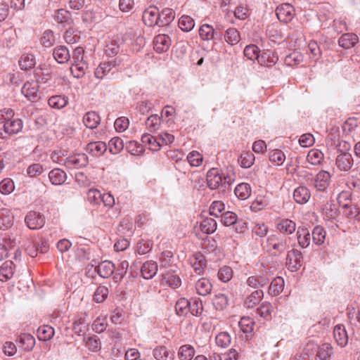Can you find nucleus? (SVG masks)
Masks as SVG:
<instances>
[{"label":"nucleus","instance_id":"43","mask_svg":"<svg viewBox=\"0 0 360 360\" xmlns=\"http://www.w3.org/2000/svg\"><path fill=\"white\" fill-rule=\"evenodd\" d=\"M18 340L25 350H32L34 347L35 340L30 334L22 333L18 337Z\"/></svg>","mask_w":360,"mask_h":360},{"label":"nucleus","instance_id":"16","mask_svg":"<svg viewBox=\"0 0 360 360\" xmlns=\"http://www.w3.org/2000/svg\"><path fill=\"white\" fill-rule=\"evenodd\" d=\"M311 197L309 190L304 186H300L294 190L293 198L300 205L307 203Z\"/></svg>","mask_w":360,"mask_h":360},{"label":"nucleus","instance_id":"6","mask_svg":"<svg viewBox=\"0 0 360 360\" xmlns=\"http://www.w3.org/2000/svg\"><path fill=\"white\" fill-rule=\"evenodd\" d=\"M270 281V277L266 271L260 274L249 276L246 281L248 286L252 288H259L266 286Z\"/></svg>","mask_w":360,"mask_h":360},{"label":"nucleus","instance_id":"48","mask_svg":"<svg viewBox=\"0 0 360 360\" xmlns=\"http://www.w3.org/2000/svg\"><path fill=\"white\" fill-rule=\"evenodd\" d=\"M194 26V20L188 15H183L179 20V27L184 32H189L192 30Z\"/></svg>","mask_w":360,"mask_h":360},{"label":"nucleus","instance_id":"54","mask_svg":"<svg viewBox=\"0 0 360 360\" xmlns=\"http://www.w3.org/2000/svg\"><path fill=\"white\" fill-rule=\"evenodd\" d=\"M126 150L133 155H137L143 152V148L139 143L135 141H130L125 144Z\"/></svg>","mask_w":360,"mask_h":360},{"label":"nucleus","instance_id":"23","mask_svg":"<svg viewBox=\"0 0 360 360\" xmlns=\"http://www.w3.org/2000/svg\"><path fill=\"white\" fill-rule=\"evenodd\" d=\"M190 262L195 271L198 274L202 271L206 264L205 256L200 252L193 255L190 258Z\"/></svg>","mask_w":360,"mask_h":360},{"label":"nucleus","instance_id":"42","mask_svg":"<svg viewBox=\"0 0 360 360\" xmlns=\"http://www.w3.org/2000/svg\"><path fill=\"white\" fill-rule=\"evenodd\" d=\"M163 280L166 283L172 288H177L181 284V281L179 276L174 274V272H167L163 274Z\"/></svg>","mask_w":360,"mask_h":360},{"label":"nucleus","instance_id":"18","mask_svg":"<svg viewBox=\"0 0 360 360\" xmlns=\"http://www.w3.org/2000/svg\"><path fill=\"white\" fill-rule=\"evenodd\" d=\"M107 150V146L103 141L90 142L86 145V150L93 156L99 157Z\"/></svg>","mask_w":360,"mask_h":360},{"label":"nucleus","instance_id":"37","mask_svg":"<svg viewBox=\"0 0 360 360\" xmlns=\"http://www.w3.org/2000/svg\"><path fill=\"white\" fill-rule=\"evenodd\" d=\"M35 64L34 56L31 53L23 54L19 60L20 68L25 70L32 69L34 67Z\"/></svg>","mask_w":360,"mask_h":360},{"label":"nucleus","instance_id":"35","mask_svg":"<svg viewBox=\"0 0 360 360\" xmlns=\"http://www.w3.org/2000/svg\"><path fill=\"white\" fill-rule=\"evenodd\" d=\"M217 229V222L212 218H205L200 224V230L206 233L210 234L214 233Z\"/></svg>","mask_w":360,"mask_h":360},{"label":"nucleus","instance_id":"52","mask_svg":"<svg viewBox=\"0 0 360 360\" xmlns=\"http://www.w3.org/2000/svg\"><path fill=\"white\" fill-rule=\"evenodd\" d=\"M54 20L60 24H70L72 20L68 11L64 9H59L56 11L54 15Z\"/></svg>","mask_w":360,"mask_h":360},{"label":"nucleus","instance_id":"17","mask_svg":"<svg viewBox=\"0 0 360 360\" xmlns=\"http://www.w3.org/2000/svg\"><path fill=\"white\" fill-rule=\"evenodd\" d=\"M333 337L337 344L343 347L348 342V336L347 331L342 325H337L333 330Z\"/></svg>","mask_w":360,"mask_h":360},{"label":"nucleus","instance_id":"30","mask_svg":"<svg viewBox=\"0 0 360 360\" xmlns=\"http://www.w3.org/2000/svg\"><path fill=\"white\" fill-rule=\"evenodd\" d=\"M175 14L172 8H165L160 12L158 27L169 25L174 19Z\"/></svg>","mask_w":360,"mask_h":360},{"label":"nucleus","instance_id":"7","mask_svg":"<svg viewBox=\"0 0 360 360\" xmlns=\"http://www.w3.org/2000/svg\"><path fill=\"white\" fill-rule=\"evenodd\" d=\"M276 12L278 19L285 23L291 21L295 15L294 8L290 4H284L278 6Z\"/></svg>","mask_w":360,"mask_h":360},{"label":"nucleus","instance_id":"11","mask_svg":"<svg viewBox=\"0 0 360 360\" xmlns=\"http://www.w3.org/2000/svg\"><path fill=\"white\" fill-rule=\"evenodd\" d=\"M171 39L167 34H158L154 39V49L158 53L166 52L171 46Z\"/></svg>","mask_w":360,"mask_h":360},{"label":"nucleus","instance_id":"63","mask_svg":"<svg viewBox=\"0 0 360 360\" xmlns=\"http://www.w3.org/2000/svg\"><path fill=\"white\" fill-rule=\"evenodd\" d=\"M107 318L104 317H98L94 322L92 325L93 330H94L97 333H101L103 332L107 327Z\"/></svg>","mask_w":360,"mask_h":360},{"label":"nucleus","instance_id":"62","mask_svg":"<svg viewBox=\"0 0 360 360\" xmlns=\"http://www.w3.org/2000/svg\"><path fill=\"white\" fill-rule=\"evenodd\" d=\"M128 267L129 262L127 260L122 261L117 269L115 271L114 280L116 281L121 280L126 274Z\"/></svg>","mask_w":360,"mask_h":360},{"label":"nucleus","instance_id":"2","mask_svg":"<svg viewBox=\"0 0 360 360\" xmlns=\"http://www.w3.org/2000/svg\"><path fill=\"white\" fill-rule=\"evenodd\" d=\"M264 248L267 252L274 257H278L289 248V238L281 233L269 236Z\"/></svg>","mask_w":360,"mask_h":360},{"label":"nucleus","instance_id":"29","mask_svg":"<svg viewBox=\"0 0 360 360\" xmlns=\"http://www.w3.org/2000/svg\"><path fill=\"white\" fill-rule=\"evenodd\" d=\"M278 56L272 51H264L259 58L258 62L263 65L271 66L277 63Z\"/></svg>","mask_w":360,"mask_h":360},{"label":"nucleus","instance_id":"60","mask_svg":"<svg viewBox=\"0 0 360 360\" xmlns=\"http://www.w3.org/2000/svg\"><path fill=\"white\" fill-rule=\"evenodd\" d=\"M14 188V183L11 179H4L0 183V192L4 195L11 193Z\"/></svg>","mask_w":360,"mask_h":360},{"label":"nucleus","instance_id":"50","mask_svg":"<svg viewBox=\"0 0 360 360\" xmlns=\"http://www.w3.org/2000/svg\"><path fill=\"white\" fill-rule=\"evenodd\" d=\"M190 302L185 299H179L175 304V311L179 316L186 315L190 310Z\"/></svg>","mask_w":360,"mask_h":360},{"label":"nucleus","instance_id":"32","mask_svg":"<svg viewBox=\"0 0 360 360\" xmlns=\"http://www.w3.org/2000/svg\"><path fill=\"white\" fill-rule=\"evenodd\" d=\"M277 229L279 230L281 233L284 235H289L292 233L296 229L295 223L288 219L281 220L277 224Z\"/></svg>","mask_w":360,"mask_h":360},{"label":"nucleus","instance_id":"10","mask_svg":"<svg viewBox=\"0 0 360 360\" xmlns=\"http://www.w3.org/2000/svg\"><path fill=\"white\" fill-rule=\"evenodd\" d=\"M88 158L84 154H76L66 158L65 165L68 168H79L86 165Z\"/></svg>","mask_w":360,"mask_h":360},{"label":"nucleus","instance_id":"46","mask_svg":"<svg viewBox=\"0 0 360 360\" xmlns=\"http://www.w3.org/2000/svg\"><path fill=\"white\" fill-rule=\"evenodd\" d=\"M255 162V155L251 152H243L239 159L238 162L243 168H250Z\"/></svg>","mask_w":360,"mask_h":360},{"label":"nucleus","instance_id":"21","mask_svg":"<svg viewBox=\"0 0 360 360\" xmlns=\"http://www.w3.org/2000/svg\"><path fill=\"white\" fill-rule=\"evenodd\" d=\"M13 224V215L7 208L0 209V229L11 228Z\"/></svg>","mask_w":360,"mask_h":360},{"label":"nucleus","instance_id":"31","mask_svg":"<svg viewBox=\"0 0 360 360\" xmlns=\"http://www.w3.org/2000/svg\"><path fill=\"white\" fill-rule=\"evenodd\" d=\"M284 280L281 277H276L272 280L269 287L268 293L272 296L279 295L283 290Z\"/></svg>","mask_w":360,"mask_h":360},{"label":"nucleus","instance_id":"38","mask_svg":"<svg viewBox=\"0 0 360 360\" xmlns=\"http://www.w3.org/2000/svg\"><path fill=\"white\" fill-rule=\"evenodd\" d=\"M195 351L193 346L190 345H184L180 347L178 355L181 360H191L194 355Z\"/></svg>","mask_w":360,"mask_h":360},{"label":"nucleus","instance_id":"58","mask_svg":"<svg viewBox=\"0 0 360 360\" xmlns=\"http://www.w3.org/2000/svg\"><path fill=\"white\" fill-rule=\"evenodd\" d=\"M214 30L207 24L202 25L199 29V35L203 40H210L213 38Z\"/></svg>","mask_w":360,"mask_h":360},{"label":"nucleus","instance_id":"56","mask_svg":"<svg viewBox=\"0 0 360 360\" xmlns=\"http://www.w3.org/2000/svg\"><path fill=\"white\" fill-rule=\"evenodd\" d=\"M216 344L222 348H226L231 344V338L227 332H221L215 338Z\"/></svg>","mask_w":360,"mask_h":360},{"label":"nucleus","instance_id":"64","mask_svg":"<svg viewBox=\"0 0 360 360\" xmlns=\"http://www.w3.org/2000/svg\"><path fill=\"white\" fill-rule=\"evenodd\" d=\"M41 44L45 47H50L55 43V37L52 31L46 30L41 37Z\"/></svg>","mask_w":360,"mask_h":360},{"label":"nucleus","instance_id":"39","mask_svg":"<svg viewBox=\"0 0 360 360\" xmlns=\"http://www.w3.org/2000/svg\"><path fill=\"white\" fill-rule=\"evenodd\" d=\"M307 160L312 165H320L323 160V153L318 149H311L307 155Z\"/></svg>","mask_w":360,"mask_h":360},{"label":"nucleus","instance_id":"26","mask_svg":"<svg viewBox=\"0 0 360 360\" xmlns=\"http://www.w3.org/2000/svg\"><path fill=\"white\" fill-rule=\"evenodd\" d=\"M299 245L302 248H307L311 242V234L307 228L299 227L297 231Z\"/></svg>","mask_w":360,"mask_h":360},{"label":"nucleus","instance_id":"8","mask_svg":"<svg viewBox=\"0 0 360 360\" xmlns=\"http://www.w3.org/2000/svg\"><path fill=\"white\" fill-rule=\"evenodd\" d=\"M354 160L352 154H338L335 158V166L340 172H349L352 167Z\"/></svg>","mask_w":360,"mask_h":360},{"label":"nucleus","instance_id":"25","mask_svg":"<svg viewBox=\"0 0 360 360\" xmlns=\"http://www.w3.org/2000/svg\"><path fill=\"white\" fill-rule=\"evenodd\" d=\"M100 122V116L94 111L87 112L83 117V122L84 125L89 129L96 128Z\"/></svg>","mask_w":360,"mask_h":360},{"label":"nucleus","instance_id":"47","mask_svg":"<svg viewBox=\"0 0 360 360\" xmlns=\"http://www.w3.org/2000/svg\"><path fill=\"white\" fill-rule=\"evenodd\" d=\"M86 347L92 352H98L101 349V341L96 335L84 338Z\"/></svg>","mask_w":360,"mask_h":360},{"label":"nucleus","instance_id":"12","mask_svg":"<svg viewBox=\"0 0 360 360\" xmlns=\"http://www.w3.org/2000/svg\"><path fill=\"white\" fill-rule=\"evenodd\" d=\"M330 181L329 172L322 170L316 175L314 186L319 191H324L328 188Z\"/></svg>","mask_w":360,"mask_h":360},{"label":"nucleus","instance_id":"22","mask_svg":"<svg viewBox=\"0 0 360 360\" xmlns=\"http://www.w3.org/2000/svg\"><path fill=\"white\" fill-rule=\"evenodd\" d=\"M264 292L257 289L249 295L244 300V306L246 308H253L262 300Z\"/></svg>","mask_w":360,"mask_h":360},{"label":"nucleus","instance_id":"51","mask_svg":"<svg viewBox=\"0 0 360 360\" xmlns=\"http://www.w3.org/2000/svg\"><path fill=\"white\" fill-rule=\"evenodd\" d=\"M161 119L158 115H151L146 121V126L150 132L155 131L160 126Z\"/></svg>","mask_w":360,"mask_h":360},{"label":"nucleus","instance_id":"13","mask_svg":"<svg viewBox=\"0 0 360 360\" xmlns=\"http://www.w3.org/2000/svg\"><path fill=\"white\" fill-rule=\"evenodd\" d=\"M15 266L11 260L4 262L0 266V281L6 282L13 278Z\"/></svg>","mask_w":360,"mask_h":360},{"label":"nucleus","instance_id":"57","mask_svg":"<svg viewBox=\"0 0 360 360\" xmlns=\"http://www.w3.org/2000/svg\"><path fill=\"white\" fill-rule=\"evenodd\" d=\"M244 55L250 60L257 59L259 58V49L255 44H250L245 46L244 49Z\"/></svg>","mask_w":360,"mask_h":360},{"label":"nucleus","instance_id":"27","mask_svg":"<svg viewBox=\"0 0 360 360\" xmlns=\"http://www.w3.org/2000/svg\"><path fill=\"white\" fill-rule=\"evenodd\" d=\"M53 56L58 63H65L70 58L69 50L65 46H60L54 49Z\"/></svg>","mask_w":360,"mask_h":360},{"label":"nucleus","instance_id":"4","mask_svg":"<svg viewBox=\"0 0 360 360\" xmlns=\"http://www.w3.org/2000/svg\"><path fill=\"white\" fill-rule=\"evenodd\" d=\"M25 222L30 229H40L45 224V217L40 212L30 211L25 217Z\"/></svg>","mask_w":360,"mask_h":360},{"label":"nucleus","instance_id":"41","mask_svg":"<svg viewBox=\"0 0 360 360\" xmlns=\"http://www.w3.org/2000/svg\"><path fill=\"white\" fill-rule=\"evenodd\" d=\"M234 193L238 198L245 200L250 195V186L247 183H241L235 188Z\"/></svg>","mask_w":360,"mask_h":360},{"label":"nucleus","instance_id":"28","mask_svg":"<svg viewBox=\"0 0 360 360\" xmlns=\"http://www.w3.org/2000/svg\"><path fill=\"white\" fill-rule=\"evenodd\" d=\"M48 103L51 108L60 110L68 105V98L65 95L52 96L49 98Z\"/></svg>","mask_w":360,"mask_h":360},{"label":"nucleus","instance_id":"36","mask_svg":"<svg viewBox=\"0 0 360 360\" xmlns=\"http://www.w3.org/2000/svg\"><path fill=\"white\" fill-rule=\"evenodd\" d=\"M54 328L49 326H40L37 330V337L39 340L47 341L54 335Z\"/></svg>","mask_w":360,"mask_h":360},{"label":"nucleus","instance_id":"1","mask_svg":"<svg viewBox=\"0 0 360 360\" xmlns=\"http://www.w3.org/2000/svg\"><path fill=\"white\" fill-rule=\"evenodd\" d=\"M0 126L5 134L13 136L22 131L23 122L21 119L14 117L11 108H4L0 110Z\"/></svg>","mask_w":360,"mask_h":360},{"label":"nucleus","instance_id":"49","mask_svg":"<svg viewBox=\"0 0 360 360\" xmlns=\"http://www.w3.org/2000/svg\"><path fill=\"white\" fill-rule=\"evenodd\" d=\"M213 304L216 309L222 310L229 304V299L224 293H218L214 295L213 299Z\"/></svg>","mask_w":360,"mask_h":360},{"label":"nucleus","instance_id":"20","mask_svg":"<svg viewBox=\"0 0 360 360\" xmlns=\"http://www.w3.org/2000/svg\"><path fill=\"white\" fill-rule=\"evenodd\" d=\"M158 264L154 261H147L143 264L141 273L143 278L150 279L153 278L158 271Z\"/></svg>","mask_w":360,"mask_h":360},{"label":"nucleus","instance_id":"53","mask_svg":"<svg viewBox=\"0 0 360 360\" xmlns=\"http://www.w3.org/2000/svg\"><path fill=\"white\" fill-rule=\"evenodd\" d=\"M108 288L105 286L101 285L97 288L94 294V300L97 303H102L108 297Z\"/></svg>","mask_w":360,"mask_h":360},{"label":"nucleus","instance_id":"5","mask_svg":"<svg viewBox=\"0 0 360 360\" xmlns=\"http://www.w3.org/2000/svg\"><path fill=\"white\" fill-rule=\"evenodd\" d=\"M160 11L154 6H149L143 13V20L148 27L158 26Z\"/></svg>","mask_w":360,"mask_h":360},{"label":"nucleus","instance_id":"61","mask_svg":"<svg viewBox=\"0 0 360 360\" xmlns=\"http://www.w3.org/2000/svg\"><path fill=\"white\" fill-rule=\"evenodd\" d=\"M173 253L169 250L163 251L160 256V269L167 268L172 265Z\"/></svg>","mask_w":360,"mask_h":360},{"label":"nucleus","instance_id":"19","mask_svg":"<svg viewBox=\"0 0 360 360\" xmlns=\"http://www.w3.org/2000/svg\"><path fill=\"white\" fill-rule=\"evenodd\" d=\"M49 179L53 185L60 186L67 179L66 173L59 168H55L49 173Z\"/></svg>","mask_w":360,"mask_h":360},{"label":"nucleus","instance_id":"3","mask_svg":"<svg viewBox=\"0 0 360 360\" xmlns=\"http://www.w3.org/2000/svg\"><path fill=\"white\" fill-rule=\"evenodd\" d=\"M303 257L302 252L296 249L288 252L286 256V266L292 272L297 271L302 265Z\"/></svg>","mask_w":360,"mask_h":360},{"label":"nucleus","instance_id":"40","mask_svg":"<svg viewBox=\"0 0 360 360\" xmlns=\"http://www.w3.org/2000/svg\"><path fill=\"white\" fill-rule=\"evenodd\" d=\"M224 39L229 44L233 46L240 41V36L239 32L236 28L231 27L226 30Z\"/></svg>","mask_w":360,"mask_h":360},{"label":"nucleus","instance_id":"59","mask_svg":"<svg viewBox=\"0 0 360 360\" xmlns=\"http://www.w3.org/2000/svg\"><path fill=\"white\" fill-rule=\"evenodd\" d=\"M273 310V307L271 303L268 302H263L257 309V313L264 319H269Z\"/></svg>","mask_w":360,"mask_h":360},{"label":"nucleus","instance_id":"45","mask_svg":"<svg viewBox=\"0 0 360 360\" xmlns=\"http://www.w3.org/2000/svg\"><path fill=\"white\" fill-rule=\"evenodd\" d=\"M109 150L112 154H118L120 153L124 147V143L123 140L120 137L112 138L108 143Z\"/></svg>","mask_w":360,"mask_h":360},{"label":"nucleus","instance_id":"33","mask_svg":"<svg viewBox=\"0 0 360 360\" xmlns=\"http://www.w3.org/2000/svg\"><path fill=\"white\" fill-rule=\"evenodd\" d=\"M195 289L198 294L205 296L212 290V284L207 278H202L195 283Z\"/></svg>","mask_w":360,"mask_h":360},{"label":"nucleus","instance_id":"24","mask_svg":"<svg viewBox=\"0 0 360 360\" xmlns=\"http://www.w3.org/2000/svg\"><path fill=\"white\" fill-rule=\"evenodd\" d=\"M359 41L357 35L353 33H346L342 34L338 40L340 46L343 49H350L353 47Z\"/></svg>","mask_w":360,"mask_h":360},{"label":"nucleus","instance_id":"15","mask_svg":"<svg viewBox=\"0 0 360 360\" xmlns=\"http://www.w3.org/2000/svg\"><path fill=\"white\" fill-rule=\"evenodd\" d=\"M96 271L101 277L108 278L115 273V266L112 262L105 260L98 265Z\"/></svg>","mask_w":360,"mask_h":360},{"label":"nucleus","instance_id":"44","mask_svg":"<svg viewBox=\"0 0 360 360\" xmlns=\"http://www.w3.org/2000/svg\"><path fill=\"white\" fill-rule=\"evenodd\" d=\"M312 240L313 242L317 245H321L324 243L326 238V231L320 226H316L312 231Z\"/></svg>","mask_w":360,"mask_h":360},{"label":"nucleus","instance_id":"34","mask_svg":"<svg viewBox=\"0 0 360 360\" xmlns=\"http://www.w3.org/2000/svg\"><path fill=\"white\" fill-rule=\"evenodd\" d=\"M332 354V346L329 343H324L318 348L316 360H329Z\"/></svg>","mask_w":360,"mask_h":360},{"label":"nucleus","instance_id":"9","mask_svg":"<svg viewBox=\"0 0 360 360\" xmlns=\"http://www.w3.org/2000/svg\"><path fill=\"white\" fill-rule=\"evenodd\" d=\"M39 85L36 82H27L22 87V94L30 101L34 102L39 98Z\"/></svg>","mask_w":360,"mask_h":360},{"label":"nucleus","instance_id":"14","mask_svg":"<svg viewBox=\"0 0 360 360\" xmlns=\"http://www.w3.org/2000/svg\"><path fill=\"white\" fill-rule=\"evenodd\" d=\"M222 182L221 176L217 168H212L207 173V183L208 187L212 189L217 188Z\"/></svg>","mask_w":360,"mask_h":360},{"label":"nucleus","instance_id":"55","mask_svg":"<svg viewBox=\"0 0 360 360\" xmlns=\"http://www.w3.org/2000/svg\"><path fill=\"white\" fill-rule=\"evenodd\" d=\"M285 160V155L281 150L276 149L269 152V160L277 165H282Z\"/></svg>","mask_w":360,"mask_h":360}]
</instances>
